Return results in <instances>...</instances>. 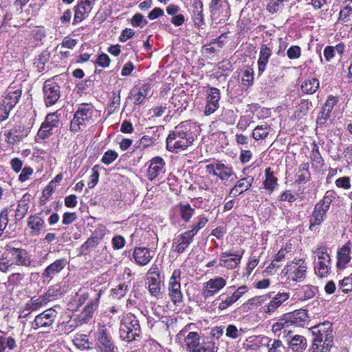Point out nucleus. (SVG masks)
Masks as SVG:
<instances>
[{"mask_svg":"<svg viewBox=\"0 0 352 352\" xmlns=\"http://www.w3.org/2000/svg\"><path fill=\"white\" fill-rule=\"evenodd\" d=\"M283 6V2L281 0H270L267 4V10L274 14L281 10Z\"/></svg>","mask_w":352,"mask_h":352,"instance_id":"62","label":"nucleus"},{"mask_svg":"<svg viewBox=\"0 0 352 352\" xmlns=\"http://www.w3.org/2000/svg\"><path fill=\"white\" fill-rule=\"evenodd\" d=\"M154 255V252L144 247L135 248L133 256L135 262L140 266L146 265L150 263Z\"/></svg>","mask_w":352,"mask_h":352,"instance_id":"20","label":"nucleus"},{"mask_svg":"<svg viewBox=\"0 0 352 352\" xmlns=\"http://www.w3.org/2000/svg\"><path fill=\"white\" fill-rule=\"evenodd\" d=\"M210 10L213 15L227 16L229 14L230 6L226 0H211Z\"/></svg>","mask_w":352,"mask_h":352,"instance_id":"24","label":"nucleus"},{"mask_svg":"<svg viewBox=\"0 0 352 352\" xmlns=\"http://www.w3.org/2000/svg\"><path fill=\"white\" fill-rule=\"evenodd\" d=\"M177 208L182 219L185 222H189L195 214V209L188 203H180Z\"/></svg>","mask_w":352,"mask_h":352,"instance_id":"36","label":"nucleus"},{"mask_svg":"<svg viewBox=\"0 0 352 352\" xmlns=\"http://www.w3.org/2000/svg\"><path fill=\"white\" fill-rule=\"evenodd\" d=\"M243 252H236L232 253L231 252H222L220 255L219 265L221 267H226L229 270L236 268L242 258Z\"/></svg>","mask_w":352,"mask_h":352,"instance_id":"17","label":"nucleus"},{"mask_svg":"<svg viewBox=\"0 0 352 352\" xmlns=\"http://www.w3.org/2000/svg\"><path fill=\"white\" fill-rule=\"evenodd\" d=\"M265 179L263 182L265 188L273 191L275 187L278 185V179L273 175V172L270 168H267L265 170Z\"/></svg>","mask_w":352,"mask_h":352,"instance_id":"40","label":"nucleus"},{"mask_svg":"<svg viewBox=\"0 0 352 352\" xmlns=\"http://www.w3.org/2000/svg\"><path fill=\"white\" fill-rule=\"evenodd\" d=\"M352 243L350 241H348L345 243L338 251L337 253V266L338 268H345L346 265L351 261V246Z\"/></svg>","mask_w":352,"mask_h":352,"instance_id":"23","label":"nucleus"},{"mask_svg":"<svg viewBox=\"0 0 352 352\" xmlns=\"http://www.w3.org/2000/svg\"><path fill=\"white\" fill-rule=\"evenodd\" d=\"M66 258H59L48 265L43 271L42 276L45 279H52L54 276L60 272L67 265Z\"/></svg>","mask_w":352,"mask_h":352,"instance_id":"21","label":"nucleus"},{"mask_svg":"<svg viewBox=\"0 0 352 352\" xmlns=\"http://www.w3.org/2000/svg\"><path fill=\"white\" fill-rule=\"evenodd\" d=\"M8 223V208H3L0 212V236L3 232L10 234V226Z\"/></svg>","mask_w":352,"mask_h":352,"instance_id":"43","label":"nucleus"},{"mask_svg":"<svg viewBox=\"0 0 352 352\" xmlns=\"http://www.w3.org/2000/svg\"><path fill=\"white\" fill-rule=\"evenodd\" d=\"M338 100L333 96H329L327 101L324 104L322 111L321 117L318 119L319 123H323L325 120L329 117L330 113L331 112L333 107L336 104Z\"/></svg>","mask_w":352,"mask_h":352,"instance_id":"32","label":"nucleus"},{"mask_svg":"<svg viewBox=\"0 0 352 352\" xmlns=\"http://www.w3.org/2000/svg\"><path fill=\"white\" fill-rule=\"evenodd\" d=\"M147 23L144 16L140 13L135 14L131 19V24L133 27L143 28Z\"/></svg>","mask_w":352,"mask_h":352,"instance_id":"57","label":"nucleus"},{"mask_svg":"<svg viewBox=\"0 0 352 352\" xmlns=\"http://www.w3.org/2000/svg\"><path fill=\"white\" fill-rule=\"evenodd\" d=\"M192 124L189 121L182 122L170 132L166 138V148L178 153L186 149L194 142L191 131Z\"/></svg>","mask_w":352,"mask_h":352,"instance_id":"1","label":"nucleus"},{"mask_svg":"<svg viewBox=\"0 0 352 352\" xmlns=\"http://www.w3.org/2000/svg\"><path fill=\"white\" fill-rule=\"evenodd\" d=\"M206 172L219 177L221 181H234L236 176L232 166L221 162H214L206 166Z\"/></svg>","mask_w":352,"mask_h":352,"instance_id":"7","label":"nucleus"},{"mask_svg":"<svg viewBox=\"0 0 352 352\" xmlns=\"http://www.w3.org/2000/svg\"><path fill=\"white\" fill-rule=\"evenodd\" d=\"M180 277L181 271L179 270H175L168 281V295L174 305L182 302L183 300Z\"/></svg>","mask_w":352,"mask_h":352,"instance_id":"10","label":"nucleus"},{"mask_svg":"<svg viewBox=\"0 0 352 352\" xmlns=\"http://www.w3.org/2000/svg\"><path fill=\"white\" fill-rule=\"evenodd\" d=\"M270 126L267 124L258 125L252 132V137L256 140H264L270 133Z\"/></svg>","mask_w":352,"mask_h":352,"instance_id":"41","label":"nucleus"},{"mask_svg":"<svg viewBox=\"0 0 352 352\" xmlns=\"http://www.w3.org/2000/svg\"><path fill=\"white\" fill-rule=\"evenodd\" d=\"M287 56L289 59H297L301 56V49L298 45H292L287 50Z\"/></svg>","mask_w":352,"mask_h":352,"instance_id":"64","label":"nucleus"},{"mask_svg":"<svg viewBox=\"0 0 352 352\" xmlns=\"http://www.w3.org/2000/svg\"><path fill=\"white\" fill-rule=\"evenodd\" d=\"M316 256L318 258V261L322 262H331L330 254L328 252V248L326 247H320L314 252Z\"/></svg>","mask_w":352,"mask_h":352,"instance_id":"49","label":"nucleus"},{"mask_svg":"<svg viewBox=\"0 0 352 352\" xmlns=\"http://www.w3.org/2000/svg\"><path fill=\"white\" fill-rule=\"evenodd\" d=\"M165 172V161L161 157H155L150 160L146 175L150 181H153Z\"/></svg>","mask_w":352,"mask_h":352,"instance_id":"18","label":"nucleus"},{"mask_svg":"<svg viewBox=\"0 0 352 352\" xmlns=\"http://www.w3.org/2000/svg\"><path fill=\"white\" fill-rule=\"evenodd\" d=\"M248 291L247 287L243 285L239 287L232 296L227 297L225 300L222 299V301L219 305V309L221 310L227 309L231 306L233 303L236 302L246 292Z\"/></svg>","mask_w":352,"mask_h":352,"instance_id":"27","label":"nucleus"},{"mask_svg":"<svg viewBox=\"0 0 352 352\" xmlns=\"http://www.w3.org/2000/svg\"><path fill=\"white\" fill-rule=\"evenodd\" d=\"M332 201L333 197L331 193L327 192L323 199L316 204L309 219L310 230H313L315 226L322 223Z\"/></svg>","mask_w":352,"mask_h":352,"instance_id":"4","label":"nucleus"},{"mask_svg":"<svg viewBox=\"0 0 352 352\" xmlns=\"http://www.w3.org/2000/svg\"><path fill=\"white\" fill-rule=\"evenodd\" d=\"M99 172L98 166H94L91 169V175L89 177V181L87 184L89 188H94L98 182Z\"/></svg>","mask_w":352,"mask_h":352,"instance_id":"61","label":"nucleus"},{"mask_svg":"<svg viewBox=\"0 0 352 352\" xmlns=\"http://www.w3.org/2000/svg\"><path fill=\"white\" fill-rule=\"evenodd\" d=\"M289 298V293H278L270 302L261 307V311L271 316L276 310Z\"/></svg>","mask_w":352,"mask_h":352,"instance_id":"19","label":"nucleus"},{"mask_svg":"<svg viewBox=\"0 0 352 352\" xmlns=\"http://www.w3.org/2000/svg\"><path fill=\"white\" fill-rule=\"evenodd\" d=\"M208 222V218H206L204 215H201L198 217V222L193 225L192 229L190 230V231L195 235H196L198 231L202 228H204L207 224Z\"/></svg>","mask_w":352,"mask_h":352,"instance_id":"63","label":"nucleus"},{"mask_svg":"<svg viewBox=\"0 0 352 352\" xmlns=\"http://www.w3.org/2000/svg\"><path fill=\"white\" fill-rule=\"evenodd\" d=\"M31 195L30 194H25L22 198L19 201L17 208L15 210V220L20 221L25 216L28 208L29 203L30 201Z\"/></svg>","mask_w":352,"mask_h":352,"instance_id":"29","label":"nucleus"},{"mask_svg":"<svg viewBox=\"0 0 352 352\" xmlns=\"http://www.w3.org/2000/svg\"><path fill=\"white\" fill-rule=\"evenodd\" d=\"M45 303V299L43 297L32 298L27 304L28 309L36 311L41 308Z\"/></svg>","mask_w":352,"mask_h":352,"instance_id":"53","label":"nucleus"},{"mask_svg":"<svg viewBox=\"0 0 352 352\" xmlns=\"http://www.w3.org/2000/svg\"><path fill=\"white\" fill-rule=\"evenodd\" d=\"M339 288L344 293L352 291V276L345 277L341 280L339 283Z\"/></svg>","mask_w":352,"mask_h":352,"instance_id":"59","label":"nucleus"},{"mask_svg":"<svg viewBox=\"0 0 352 352\" xmlns=\"http://www.w3.org/2000/svg\"><path fill=\"white\" fill-rule=\"evenodd\" d=\"M307 270V266L305 261L298 259L287 264L283 270L282 273L289 280L300 282L305 278Z\"/></svg>","mask_w":352,"mask_h":352,"instance_id":"5","label":"nucleus"},{"mask_svg":"<svg viewBox=\"0 0 352 352\" xmlns=\"http://www.w3.org/2000/svg\"><path fill=\"white\" fill-rule=\"evenodd\" d=\"M216 349V343L213 340L206 339L199 342L195 352H215Z\"/></svg>","mask_w":352,"mask_h":352,"instance_id":"44","label":"nucleus"},{"mask_svg":"<svg viewBox=\"0 0 352 352\" xmlns=\"http://www.w3.org/2000/svg\"><path fill=\"white\" fill-rule=\"evenodd\" d=\"M292 251V245H286L284 248H281L280 250L276 254L274 260L272 262V265L275 267L276 262H280L285 260L287 254Z\"/></svg>","mask_w":352,"mask_h":352,"instance_id":"48","label":"nucleus"},{"mask_svg":"<svg viewBox=\"0 0 352 352\" xmlns=\"http://www.w3.org/2000/svg\"><path fill=\"white\" fill-rule=\"evenodd\" d=\"M317 291V287L312 285H306L301 287V288L297 292V295L299 300H307L314 298Z\"/></svg>","mask_w":352,"mask_h":352,"instance_id":"37","label":"nucleus"},{"mask_svg":"<svg viewBox=\"0 0 352 352\" xmlns=\"http://www.w3.org/2000/svg\"><path fill=\"white\" fill-rule=\"evenodd\" d=\"M195 235L190 230L186 231L176 239V245L174 250L179 254L183 253L192 242Z\"/></svg>","mask_w":352,"mask_h":352,"instance_id":"22","label":"nucleus"},{"mask_svg":"<svg viewBox=\"0 0 352 352\" xmlns=\"http://www.w3.org/2000/svg\"><path fill=\"white\" fill-rule=\"evenodd\" d=\"M287 345L289 349L293 352H303L307 347V341L304 336L295 335L288 340Z\"/></svg>","mask_w":352,"mask_h":352,"instance_id":"26","label":"nucleus"},{"mask_svg":"<svg viewBox=\"0 0 352 352\" xmlns=\"http://www.w3.org/2000/svg\"><path fill=\"white\" fill-rule=\"evenodd\" d=\"M56 316L57 312L55 309L52 308L47 309L35 317L32 327L34 329L52 327Z\"/></svg>","mask_w":352,"mask_h":352,"instance_id":"12","label":"nucleus"},{"mask_svg":"<svg viewBox=\"0 0 352 352\" xmlns=\"http://www.w3.org/2000/svg\"><path fill=\"white\" fill-rule=\"evenodd\" d=\"M141 328L138 319L133 314H126L121 320L119 328L120 338L125 342L135 340L141 335Z\"/></svg>","mask_w":352,"mask_h":352,"instance_id":"3","label":"nucleus"},{"mask_svg":"<svg viewBox=\"0 0 352 352\" xmlns=\"http://www.w3.org/2000/svg\"><path fill=\"white\" fill-rule=\"evenodd\" d=\"M272 54V50L267 47L265 45H263L260 48L259 58L258 60V74L261 75L266 69L269 59Z\"/></svg>","mask_w":352,"mask_h":352,"instance_id":"28","label":"nucleus"},{"mask_svg":"<svg viewBox=\"0 0 352 352\" xmlns=\"http://www.w3.org/2000/svg\"><path fill=\"white\" fill-rule=\"evenodd\" d=\"M310 158L312 162V165L316 168L320 167L323 165V160L319 152V148L315 143L312 144V148L310 153Z\"/></svg>","mask_w":352,"mask_h":352,"instance_id":"42","label":"nucleus"},{"mask_svg":"<svg viewBox=\"0 0 352 352\" xmlns=\"http://www.w3.org/2000/svg\"><path fill=\"white\" fill-rule=\"evenodd\" d=\"M6 252L14 265L26 267L33 265L34 261L31 255L25 249L8 246Z\"/></svg>","mask_w":352,"mask_h":352,"instance_id":"8","label":"nucleus"},{"mask_svg":"<svg viewBox=\"0 0 352 352\" xmlns=\"http://www.w3.org/2000/svg\"><path fill=\"white\" fill-rule=\"evenodd\" d=\"M243 333V329H238L234 324H229L226 329V336L231 339H237Z\"/></svg>","mask_w":352,"mask_h":352,"instance_id":"46","label":"nucleus"},{"mask_svg":"<svg viewBox=\"0 0 352 352\" xmlns=\"http://www.w3.org/2000/svg\"><path fill=\"white\" fill-rule=\"evenodd\" d=\"M150 90L151 87L148 84L142 85L138 89L137 91L133 89L131 93V97L134 99L133 103L135 105L142 104L146 96L148 95Z\"/></svg>","mask_w":352,"mask_h":352,"instance_id":"31","label":"nucleus"},{"mask_svg":"<svg viewBox=\"0 0 352 352\" xmlns=\"http://www.w3.org/2000/svg\"><path fill=\"white\" fill-rule=\"evenodd\" d=\"M199 336L197 332H189L184 339V343L189 352H195L199 344Z\"/></svg>","mask_w":352,"mask_h":352,"instance_id":"34","label":"nucleus"},{"mask_svg":"<svg viewBox=\"0 0 352 352\" xmlns=\"http://www.w3.org/2000/svg\"><path fill=\"white\" fill-rule=\"evenodd\" d=\"M269 300V296L267 295L255 296L248 300V304L251 307L263 306L266 304V301Z\"/></svg>","mask_w":352,"mask_h":352,"instance_id":"60","label":"nucleus"},{"mask_svg":"<svg viewBox=\"0 0 352 352\" xmlns=\"http://www.w3.org/2000/svg\"><path fill=\"white\" fill-rule=\"evenodd\" d=\"M59 124V117L57 112L49 113L45 120V122L41 124L38 131V135L42 138L45 139L50 136L54 129H56Z\"/></svg>","mask_w":352,"mask_h":352,"instance_id":"15","label":"nucleus"},{"mask_svg":"<svg viewBox=\"0 0 352 352\" xmlns=\"http://www.w3.org/2000/svg\"><path fill=\"white\" fill-rule=\"evenodd\" d=\"M253 182L254 177L252 176H248L239 180L235 185L239 189L241 190V192H243V193L252 186Z\"/></svg>","mask_w":352,"mask_h":352,"instance_id":"47","label":"nucleus"},{"mask_svg":"<svg viewBox=\"0 0 352 352\" xmlns=\"http://www.w3.org/2000/svg\"><path fill=\"white\" fill-rule=\"evenodd\" d=\"M118 155L115 151L108 150L104 153L101 161L103 164L109 165L118 158Z\"/></svg>","mask_w":352,"mask_h":352,"instance_id":"58","label":"nucleus"},{"mask_svg":"<svg viewBox=\"0 0 352 352\" xmlns=\"http://www.w3.org/2000/svg\"><path fill=\"white\" fill-rule=\"evenodd\" d=\"M6 137V142L10 144H14L15 142H19L21 138L18 135V131L16 129H12L11 130H6L4 132Z\"/></svg>","mask_w":352,"mask_h":352,"instance_id":"50","label":"nucleus"},{"mask_svg":"<svg viewBox=\"0 0 352 352\" xmlns=\"http://www.w3.org/2000/svg\"><path fill=\"white\" fill-rule=\"evenodd\" d=\"M43 100L47 107L54 105L60 97V87L55 82L47 80L43 87Z\"/></svg>","mask_w":352,"mask_h":352,"instance_id":"11","label":"nucleus"},{"mask_svg":"<svg viewBox=\"0 0 352 352\" xmlns=\"http://www.w3.org/2000/svg\"><path fill=\"white\" fill-rule=\"evenodd\" d=\"M96 348L98 352H117L116 346L104 327L96 332Z\"/></svg>","mask_w":352,"mask_h":352,"instance_id":"9","label":"nucleus"},{"mask_svg":"<svg viewBox=\"0 0 352 352\" xmlns=\"http://www.w3.org/2000/svg\"><path fill=\"white\" fill-rule=\"evenodd\" d=\"M94 107L90 104H81L74 114V118L70 122L72 131L78 132L81 126L86 124L93 117Z\"/></svg>","mask_w":352,"mask_h":352,"instance_id":"6","label":"nucleus"},{"mask_svg":"<svg viewBox=\"0 0 352 352\" xmlns=\"http://www.w3.org/2000/svg\"><path fill=\"white\" fill-rule=\"evenodd\" d=\"M28 226L31 229L32 234L38 235L43 230L45 221L39 216H31L28 219Z\"/></svg>","mask_w":352,"mask_h":352,"instance_id":"33","label":"nucleus"},{"mask_svg":"<svg viewBox=\"0 0 352 352\" xmlns=\"http://www.w3.org/2000/svg\"><path fill=\"white\" fill-rule=\"evenodd\" d=\"M73 343L80 349H89L90 347V343L87 336L83 334H77L73 339Z\"/></svg>","mask_w":352,"mask_h":352,"instance_id":"45","label":"nucleus"},{"mask_svg":"<svg viewBox=\"0 0 352 352\" xmlns=\"http://www.w3.org/2000/svg\"><path fill=\"white\" fill-rule=\"evenodd\" d=\"M331 262L317 261L315 263V273L320 277H325L329 274L331 269Z\"/></svg>","mask_w":352,"mask_h":352,"instance_id":"39","label":"nucleus"},{"mask_svg":"<svg viewBox=\"0 0 352 352\" xmlns=\"http://www.w3.org/2000/svg\"><path fill=\"white\" fill-rule=\"evenodd\" d=\"M308 319V314L305 309H298L291 314L289 320L297 326H302Z\"/></svg>","mask_w":352,"mask_h":352,"instance_id":"35","label":"nucleus"},{"mask_svg":"<svg viewBox=\"0 0 352 352\" xmlns=\"http://www.w3.org/2000/svg\"><path fill=\"white\" fill-rule=\"evenodd\" d=\"M8 257L9 256L8 255L6 256L2 255L0 257V271L1 272L6 273L14 267L11 258H8Z\"/></svg>","mask_w":352,"mask_h":352,"instance_id":"54","label":"nucleus"},{"mask_svg":"<svg viewBox=\"0 0 352 352\" xmlns=\"http://www.w3.org/2000/svg\"><path fill=\"white\" fill-rule=\"evenodd\" d=\"M269 352H283L285 346L280 340H270L267 344Z\"/></svg>","mask_w":352,"mask_h":352,"instance_id":"55","label":"nucleus"},{"mask_svg":"<svg viewBox=\"0 0 352 352\" xmlns=\"http://www.w3.org/2000/svg\"><path fill=\"white\" fill-rule=\"evenodd\" d=\"M221 94L219 89L210 87L206 91V106L204 113L209 116L214 113L219 107Z\"/></svg>","mask_w":352,"mask_h":352,"instance_id":"13","label":"nucleus"},{"mask_svg":"<svg viewBox=\"0 0 352 352\" xmlns=\"http://www.w3.org/2000/svg\"><path fill=\"white\" fill-rule=\"evenodd\" d=\"M75 13H74V17L73 20V24L76 25L82 21H83L85 19L88 17L89 12H87L86 10H82L80 6L78 5L74 8Z\"/></svg>","mask_w":352,"mask_h":352,"instance_id":"52","label":"nucleus"},{"mask_svg":"<svg viewBox=\"0 0 352 352\" xmlns=\"http://www.w3.org/2000/svg\"><path fill=\"white\" fill-rule=\"evenodd\" d=\"M314 338L312 344L313 352H329L332 346L333 334V324L326 321L310 328Z\"/></svg>","mask_w":352,"mask_h":352,"instance_id":"2","label":"nucleus"},{"mask_svg":"<svg viewBox=\"0 0 352 352\" xmlns=\"http://www.w3.org/2000/svg\"><path fill=\"white\" fill-rule=\"evenodd\" d=\"M319 88V80L313 78L305 80L301 85V90L305 94H312Z\"/></svg>","mask_w":352,"mask_h":352,"instance_id":"38","label":"nucleus"},{"mask_svg":"<svg viewBox=\"0 0 352 352\" xmlns=\"http://www.w3.org/2000/svg\"><path fill=\"white\" fill-rule=\"evenodd\" d=\"M226 285V280L222 277H215L204 284L202 294L205 298L214 296Z\"/></svg>","mask_w":352,"mask_h":352,"instance_id":"16","label":"nucleus"},{"mask_svg":"<svg viewBox=\"0 0 352 352\" xmlns=\"http://www.w3.org/2000/svg\"><path fill=\"white\" fill-rule=\"evenodd\" d=\"M98 297L95 301L89 302L82 310L81 314L79 315V320L81 322L87 323L93 317L94 311L98 307V302L100 298V294H98Z\"/></svg>","mask_w":352,"mask_h":352,"instance_id":"30","label":"nucleus"},{"mask_svg":"<svg viewBox=\"0 0 352 352\" xmlns=\"http://www.w3.org/2000/svg\"><path fill=\"white\" fill-rule=\"evenodd\" d=\"M253 70L251 68H247L243 73L242 84L243 86L248 87L253 83Z\"/></svg>","mask_w":352,"mask_h":352,"instance_id":"56","label":"nucleus"},{"mask_svg":"<svg viewBox=\"0 0 352 352\" xmlns=\"http://www.w3.org/2000/svg\"><path fill=\"white\" fill-rule=\"evenodd\" d=\"M160 272L158 266L153 264L147 272L146 284L150 294L153 296L160 294Z\"/></svg>","mask_w":352,"mask_h":352,"instance_id":"14","label":"nucleus"},{"mask_svg":"<svg viewBox=\"0 0 352 352\" xmlns=\"http://www.w3.org/2000/svg\"><path fill=\"white\" fill-rule=\"evenodd\" d=\"M14 88L15 87L11 85L7 90L6 96L3 98H1L5 102L6 105L8 106L11 109L17 104L22 94L21 88H16L15 89Z\"/></svg>","mask_w":352,"mask_h":352,"instance_id":"25","label":"nucleus"},{"mask_svg":"<svg viewBox=\"0 0 352 352\" xmlns=\"http://www.w3.org/2000/svg\"><path fill=\"white\" fill-rule=\"evenodd\" d=\"M236 116L234 112L230 109H223L219 117V120L229 124H232L235 121Z\"/></svg>","mask_w":352,"mask_h":352,"instance_id":"51","label":"nucleus"}]
</instances>
